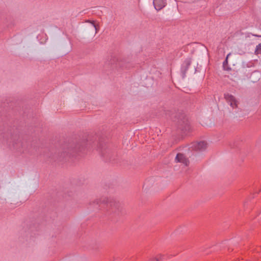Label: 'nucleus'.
<instances>
[{
  "mask_svg": "<svg viewBox=\"0 0 261 261\" xmlns=\"http://www.w3.org/2000/svg\"><path fill=\"white\" fill-rule=\"evenodd\" d=\"M154 8L159 11L166 5V0H153Z\"/></svg>",
  "mask_w": 261,
  "mask_h": 261,
  "instance_id": "f03ea898",
  "label": "nucleus"
},
{
  "mask_svg": "<svg viewBox=\"0 0 261 261\" xmlns=\"http://www.w3.org/2000/svg\"><path fill=\"white\" fill-rule=\"evenodd\" d=\"M161 258V255H157L151 257L149 259V261H160Z\"/></svg>",
  "mask_w": 261,
  "mask_h": 261,
  "instance_id": "0eeeda50",
  "label": "nucleus"
},
{
  "mask_svg": "<svg viewBox=\"0 0 261 261\" xmlns=\"http://www.w3.org/2000/svg\"><path fill=\"white\" fill-rule=\"evenodd\" d=\"M192 63V59L190 58L186 59L181 65V70L185 72L189 69Z\"/></svg>",
  "mask_w": 261,
  "mask_h": 261,
  "instance_id": "39448f33",
  "label": "nucleus"
},
{
  "mask_svg": "<svg viewBox=\"0 0 261 261\" xmlns=\"http://www.w3.org/2000/svg\"><path fill=\"white\" fill-rule=\"evenodd\" d=\"M230 54H228L227 55V57H226V60L224 62V64L225 63H226L227 62V59L228 58V57L230 56Z\"/></svg>",
  "mask_w": 261,
  "mask_h": 261,
  "instance_id": "1a4fd4ad",
  "label": "nucleus"
},
{
  "mask_svg": "<svg viewBox=\"0 0 261 261\" xmlns=\"http://www.w3.org/2000/svg\"><path fill=\"white\" fill-rule=\"evenodd\" d=\"M193 147L195 150L202 151L207 147V143L204 141H200L194 144Z\"/></svg>",
  "mask_w": 261,
  "mask_h": 261,
  "instance_id": "7ed1b4c3",
  "label": "nucleus"
},
{
  "mask_svg": "<svg viewBox=\"0 0 261 261\" xmlns=\"http://www.w3.org/2000/svg\"><path fill=\"white\" fill-rule=\"evenodd\" d=\"M224 98L232 109H236L238 107V101L233 95L228 93L225 94Z\"/></svg>",
  "mask_w": 261,
  "mask_h": 261,
  "instance_id": "f257e3e1",
  "label": "nucleus"
},
{
  "mask_svg": "<svg viewBox=\"0 0 261 261\" xmlns=\"http://www.w3.org/2000/svg\"><path fill=\"white\" fill-rule=\"evenodd\" d=\"M90 23L92 24V26L95 28V33H96L97 32V30L96 25H95V24L94 23V22L93 21L92 22L90 21Z\"/></svg>",
  "mask_w": 261,
  "mask_h": 261,
  "instance_id": "6e6552de",
  "label": "nucleus"
},
{
  "mask_svg": "<svg viewBox=\"0 0 261 261\" xmlns=\"http://www.w3.org/2000/svg\"><path fill=\"white\" fill-rule=\"evenodd\" d=\"M258 36V37H261V36Z\"/></svg>",
  "mask_w": 261,
  "mask_h": 261,
  "instance_id": "9d476101",
  "label": "nucleus"
},
{
  "mask_svg": "<svg viewBox=\"0 0 261 261\" xmlns=\"http://www.w3.org/2000/svg\"><path fill=\"white\" fill-rule=\"evenodd\" d=\"M175 160L177 162H180L183 163L185 165L187 166L189 164L188 160L185 158V156L181 153H178L175 158Z\"/></svg>",
  "mask_w": 261,
  "mask_h": 261,
  "instance_id": "20e7f679",
  "label": "nucleus"
},
{
  "mask_svg": "<svg viewBox=\"0 0 261 261\" xmlns=\"http://www.w3.org/2000/svg\"><path fill=\"white\" fill-rule=\"evenodd\" d=\"M255 54L259 55L261 54V43L258 44L255 48Z\"/></svg>",
  "mask_w": 261,
  "mask_h": 261,
  "instance_id": "423d86ee",
  "label": "nucleus"
}]
</instances>
